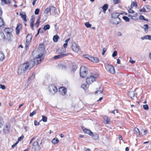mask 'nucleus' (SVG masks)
<instances>
[{
  "mask_svg": "<svg viewBox=\"0 0 151 151\" xmlns=\"http://www.w3.org/2000/svg\"><path fill=\"white\" fill-rule=\"evenodd\" d=\"M98 77V75L92 74L88 76L86 79V83L88 84H90L96 81V79Z\"/></svg>",
  "mask_w": 151,
  "mask_h": 151,
  "instance_id": "f257e3e1",
  "label": "nucleus"
},
{
  "mask_svg": "<svg viewBox=\"0 0 151 151\" xmlns=\"http://www.w3.org/2000/svg\"><path fill=\"white\" fill-rule=\"evenodd\" d=\"M105 66L106 70L108 72L112 74L115 73L114 67L112 65L106 63L105 64Z\"/></svg>",
  "mask_w": 151,
  "mask_h": 151,
  "instance_id": "f03ea898",
  "label": "nucleus"
},
{
  "mask_svg": "<svg viewBox=\"0 0 151 151\" xmlns=\"http://www.w3.org/2000/svg\"><path fill=\"white\" fill-rule=\"evenodd\" d=\"M13 29L12 28H6L4 30V32L6 37L8 38H11L13 37L12 32Z\"/></svg>",
  "mask_w": 151,
  "mask_h": 151,
  "instance_id": "7ed1b4c3",
  "label": "nucleus"
},
{
  "mask_svg": "<svg viewBox=\"0 0 151 151\" xmlns=\"http://www.w3.org/2000/svg\"><path fill=\"white\" fill-rule=\"evenodd\" d=\"M87 70L86 67L82 66L80 70V76L82 78H85L87 76Z\"/></svg>",
  "mask_w": 151,
  "mask_h": 151,
  "instance_id": "20e7f679",
  "label": "nucleus"
},
{
  "mask_svg": "<svg viewBox=\"0 0 151 151\" xmlns=\"http://www.w3.org/2000/svg\"><path fill=\"white\" fill-rule=\"evenodd\" d=\"M26 67L24 63L21 64L19 66L18 69V74L19 75H22L27 70Z\"/></svg>",
  "mask_w": 151,
  "mask_h": 151,
  "instance_id": "39448f33",
  "label": "nucleus"
},
{
  "mask_svg": "<svg viewBox=\"0 0 151 151\" xmlns=\"http://www.w3.org/2000/svg\"><path fill=\"white\" fill-rule=\"evenodd\" d=\"M45 50V45L43 44H40L38 46L37 51L38 53H40L39 54H42V55H44L46 53V51Z\"/></svg>",
  "mask_w": 151,
  "mask_h": 151,
  "instance_id": "423d86ee",
  "label": "nucleus"
},
{
  "mask_svg": "<svg viewBox=\"0 0 151 151\" xmlns=\"http://www.w3.org/2000/svg\"><path fill=\"white\" fill-rule=\"evenodd\" d=\"M48 90L50 93L52 95H54L57 92L58 89L55 85H51L49 86Z\"/></svg>",
  "mask_w": 151,
  "mask_h": 151,
  "instance_id": "0eeeda50",
  "label": "nucleus"
},
{
  "mask_svg": "<svg viewBox=\"0 0 151 151\" xmlns=\"http://www.w3.org/2000/svg\"><path fill=\"white\" fill-rule=\"evenodd\" d=\"M27 69L28 70V69H30L32 68L35 64V61L33 60H31L28 62H26L25 63H24Z\"/></svg>",
  "mask_w": 151,
  "mask_h": 151,
  "instance_id": "6e6552de",
  "label": "nucleus"
},
{
  "mask_svg": "<svg viewBox=\"0 0 151 151\" xmlns=\"http://www.w3.org/2000/svg\"><path fill=\"white\" fill-rule=\"evenodd\" d=\"M44 56L42 55V54H39L38 55V57H36L34 60L35 63V64H38L41 63L42 60L44 58Z\"/></svg>",
  "mask_w": 151,
  "mask_h": 151,
  "instance_id": "1a4fd4ad",
  "label": "nucleus"
},
{
  "mask_svg": "<svg viewBox=\"0 0 151 151\" xmlns=\"http://www.w3.org/2000/svg\"><path fill=\"white\" fill-rule=\"evenodd\" d=\"M32 148L34 151H39L41 149V147L37 141H35L33 143Z\"/></svg>",
  "mask_w": 151,
  "mask_h": 151,
  "instance_id": "9d476101",
  "label": "nucleus"
},
{
  "mask_svg": "<svg viewBox=\"0 0 151 151\" xmlns=\"http://www.w3.org/2000/svg\"><path fill=\"white\" fill-rule=\"evenodd\" d=\"M22 26L21 24L18 23L16 28V33L17 35L19 33L20 31L22 29Z\"/></svg>",
  "mask_w": 151,
  "mask_h": 151,
  "instance_id": "9b49d317",
  "label": "nucleus"
},
{
  "mask_svg": "<svg viewBox=\"0 0 151 151\" xmlns=\"http://www.w3.org/2000/svg\"><path fill=\"white\" fill-rule=\"evenodd\" d=\"M35 20V16L32 15L30 21V26L31 28L33 30L34 29V23Z\"/></svg>",
  "mask_w": 151,
  "mask_h": 151,
  "instance_id": "f8f14e48",
  "label": "nucleus"
},
{
  "mask_svg": "<svg viewBox=\"0 0 151 151\" xmlns=\"http://www.w3.org/2000/svg\"><path fill=\"white\" fill-rule=\"evenodd\" d=\"M67 55H68L66 54L61 53L59 55L55 56L54 57V58L56 60L63 58L65 56H67Z\"/></svg>",
  "mask_w": 151,
  "mask_h": 151,
  "instance_id": "ddd939ff",
  "label": "nucleus"
},
{
  "mask_svg": "<svg viewBox=\"0 0 151 151\" xmlns=\"http://www.w3.org/2000/svg\"><path fill=\"white\" fill-rule=\"evenodd\" d=\"M59 91L60 93L63 95H64L66 94L67 90L66 88L63 87H60L59 89Z\"/></svg>",
  "mask_w": 151,
  "mask_h": 151,
  "instance_id": "4468645a",
  "label": "nucleus"
},
{
  "mask_svg": "<svg viewBox=\"0 0 151 151\" xmlns=\"http://www.w3.org/2000/svg\"><path fill=\"white\" fill-rule=\"evenodd\" d=\"M72 48L73 50L76 52H78L79 50V47L75 43H74L72 45Z\"/></svg>",
  "mask_w": 151,
  "mask_h": 151,
  "instance_id": "2eb2a0df",
  "label": "nucleus"
},
{
  "mask_svg": "<svg viewBox=\"0 0 151 151\" xmlns=\"http://www.w3.org/2000/svg\"><path fill=\"white\" fill-rule=\"evenodd\" d=\"M112 21L114 24H117L121 22V20L119 18H114L112 19Z\"/></svg>",
  "mask_w": 151,
  "mask_h": 151,
  "instance_id": "dca6fc26",
  "label": "nucleus"
},
{
  "mask_svg": "<svg viewBox=\"0 0 151 151\" xmlns=\"http://www.w3.org/2000/svg\"><path fill=\"white\" fill-rule=\"evenodd\" d=\"M20 15L23 20L25 22L27 21V16L25 13L23 12H20Z\"/></svg>",
  "mask_w": 151,
  "mask_h": 151,
  "instance_id": "f3484780",
  "label": "nucleus"
},
{
  "mask_svg": "<svg viewBox=\"0 0 151 151\" xmlns=\"http://www.w3.org/2000/svg\"><path fill=\"white\" fill-rule=\"evenodd\" d=\"M4 131L5 133H8L9 132V124H6L4 128Z\"/></svg>",
  "mask_w": 151,
  "mask_h": 151,
  "instance_id": "a211bd4d",
  "label": "nucleus"
},
{
  "mask_svg": "<svg viewBox=\"0 0 151 151\" xmlns=\"http://www.w3.org/2000/svg\"><path fill=\"white\" fill-rule=\"evenodd\" d=\"M82 129L84 133L88 134L90 135L92 134V132L90 130L85 128L84 127H82Z\"/></svg>",
  "mask_w": 151,
  "mask_h": 151,
  "instance_id": "6ab92c4d",
  "label": "nucleus"
},
{
  "mask_svg": "<svg viewBox=\"0 0 151 151\" xmlns=\"http://www.w3.org/2000/svg\"><path fill=\"white\" fill-rule=\"evenodd\" d=\"M128 95L129 97L132 98L135 96L136 94L135 91H129Z\"/></svg>",
  "mask_w": 151,
  "mask_h": 151,
  "instance_id": "aec40b11",
  "label": "nucleus"
},
{
  "mask_svg": "<svg viewBox=\"0 0 151 151\" xmlns=\"http://www.w3.org/2000/svg\"><path fill=\"white\" fill-rule=\"evenodd\" d=\"M50 8V13L51 15L55 13L56 10V9L55 7L53 6H51Z\"/></svg>",
  "mask_w": 151,
  "mask_h": 151,
  "instance_id": "412c9836",
  "label": "nucleus"
},
{
  "mask_svg": "<svg viewBox=\"0 0 151 151\" xmlns=\"http://www.w3.org/2000/svg\"><path fill=\"white\" fill-rule=\"evenodd\" d=\"M103 119L104 120V122L105 124H108L110 123V120L107 116H104L103 117Z\"/></svg>",
  "mask_w": 151,
  "mask_h": 151,
  "instance_id": "4be33fe9",
  "label": "nucleus"
},
{
  "mask_svg": "<svg viewBox=\"0 0 151 151\" xmlns=\"http://www.w3.org/2000/svg\"><path fill=\"white\" fill-rule=\"evenodd\" d=\"M77 68V67L76 65H73L72 67V69L70 71L71 73H73Z\"/></svg>",
  "mask_w": 151,
  "mask_h": 151,
  "instance_id": "5701e85b",
  "label": "nucleus"
},
{
  "mask_svg": "<svg viewBox=\"0 0 151 151\" xmlns=\"http://www.w3.org/2000/svg\"><path fill=\"white\" fill-rule=\"evenodd\" d=\"M131 8H133L134 7L137 8V2L136 1H133L131 3Z\"/></svg>",
  "mask_w": 151,
  "mask_h": 151,
  "instance_id": "b1692460",
  "label": "nucleus"
},
{
  "mask_svg": "<svg viewBox=\"0 0 151 151\" xmlns=\"http://www.w3.org/2000/svg\"><path fill=\"white\" fill-rule=\"evenodd\" d=\"M95 139H98L99 136L96 133H93L92 132V134L90 135Z\"/></svg>",
  "mask_w": 151,
  "mask_h": 151,
  "instance_id": "393cba45",
  "label": "nucleus"
},
{
  "mask_svg": "<svg viewBox=\"0 0 151 151\" xmlns=\"http://www.w3.org/2000/svg\"><path fill=\"white\" fill-rule=\"evenodd\" d=\"M119 14L118 13H113L111 15L112 19L119 18Z\"/></svg>",
  "mask_w": 151,
  "mask_h": 151,
  "instance_id": "a878e982",
  "label": "nucleus"
},
{
  "mask_svg": "<svg viewBox=\"0 0 151 151\" xmlns=\"http://www.w3.org/2000/svg\"><path fill=\"white\" fill-rule=\"evenodd\" d=\"M5 56L4 54L0 51V61H3L4 58Z\"/></svg>",
  "mask_w": 151,
  "mask_h": 151,
  "instance_id": "bb28decb",
  "label": "nucleus"
},
{
  "mask_svg": "<svg viewBox=\"0 0 151 151\" xmlns=\"http://www.w3.org/2000/svg\"><path fill=\"white\" fill-rule=\"evenodd\" d=\"M40 19L39 18L37 20L35 24V26L36 28H37L39 27L40 25Z\"/></svg>",
  "mask_w": 151,
  "mask_h": 151,
  "instance_id": "cd10ccee",
  "label": "nucleus"
},
{
  "mask_svg": "<svg viewBox=\"0 0 151 151\" xmlns=\"http://www.w3.org/2000/svg\"><path fill=\"white\" fill-rule=\"evenodd\" d=\"M103 88L100 87L99 88V89L97 90L95 92L96 94L98 93H101L103 92Z\"/></svg>",
  "mask_w": 151,
  "mask_h": 151,
  "instance_id": "c85d7f7f",
  "label": "nucleus"
},
{
  "mask_svg": "<svg viewBox=\"0 0 151 151\" xmlns=\"http://www.w3.org/2000/svg\"><path fill=\"white\" fill-rule=\"evenodd\" d=\"M58 65L59 66H60V68L63 70H65L67 68L66 66L65 65L59 63Z\"/></svg>",
  "mask_w": 151,
  "mask_h": 151,
  "instance_id": "c756f323",
  "label": "nucleus"
},
{
  "mask_svg": "<svg viewBox=\"0 0 151 151\" xmlns=\"http://www.w3.org/2000/svg\"><path fill=\"white\" fill-rule=\"evenodd\" d=\"M108 7V5L107 4H105L102 7V8L104 12H105L107 10Z\"/></svg>",
  "mask_w": 151,
  "mask_h": 151,
  "instance_id": "7c9ffc66",
  "label": "nucleus"
},
{
  "mask_svg": "<svg viewBox=\"0 0 151 151\" xmlns=\"http://www.w3.org/2000/svg\"><path fill=\"white\" fill-rule=\"evenodd\" d=\"M134 132L137 134V136L140 135V132L139 129L136 127H135L134 129Z\"/></svg>",
  "mask_w": 151,
  "mask_h": 151,
  "instance_id": "2f4dec72",
  "label": "nucleus"
},
{
  "mask_svg": "<svg viewBox=\"0 0 151 151\" xmlns=\"http://www.w3.org/2000/svg\"><path fill=\"white\" fill-rule=\"evenodd\" d=\"M50 28V25L48 24H47L43 28V29L45 31H46V30L49 29Z\"/></svg>",
  "mask_w": 151,
  "mask_h": 151,
  "instance_id": "473e14b6",
  "label": "nucleus"
},
{
  "mask_svg": "<svg viewBox=\"0 0 151 151\" xmlns=\"http://www.w3.org/2000/svg\"><path fill=\"white\" fill-rule=\"evenodd\" d=\"M32 38H28L26 40V43L25 45V47L26 48L28 47V45L29 44V42L31 41Z\"/></svg>",
  "mask_w": 151,
  "mask_h": 151,
  "instance_id": "72a5a7b5",
  "label": "nucleus"
},
{
  "mask_svg": "<svg viewBox=\"0 0 151 151\" xmlns=\"http://www.w3.org/2000/svg\"><path fill=\"white\" fill-rule=\"evenodd\" d=\"M52 142L53 144H56L59 142V140L57 139L54 138L52 140Z\"/></svg>",
  "mask_w": 151,
  "mask_h": 151,
  "instance_id": "f704fd0d",
  "label": "nucleus"
},
{
  "mask_svg": "<svg viewBox=\"0 0 151 151\" xmlns=\"http://www.w3.org/2000/svg\"><path fill=\"white\" fill-rule=\"evenodd\" d=\"M4 124L3 119L1 117H0V127H2L3 126Z\"/></svg>",
  "mask_w": 151,
  "mask_h": 151,
  "instance_id": "c9c22d12",
  "label": "nucleus"
},
{
  "mask_svg": "<svg viewBox=\"0 0 151 151\" xmlns=\"http://www.w3.org/2000/svg\"><path fill=\"white\" fill-rule=\"evenodd\" d=\"M2 2L4 3L5 4H9L11 3L9 0H1Z\"/></svg>",
  "mask_w": 151,
  "mask_h": 151,
  "instance_id": "e433bc0d",
  "label": "nucleus"
},
{
  "mask_svg": "<svg viewBox=\"0 0 151 151\" xmlns=\"http://www.w3.org/2000/svg\"><path fill=\"white\" fill-rule=\"evenodd\" d=\"M85 25L87 28L91 27L92 25L89 22H86L85 23Z\"/></svg>",
  "mask_w": 151,
  "mask_h": 151,
  "instance_id": "4c0bfd02",
  "label": "nucleus"
},
{
  "mask_svg": "<svg viewBox=\"0 0 151 151\" xmlns=\"http://www.w3.org/2000/svg\"><path fill=\"white\" fill-rule=\"evenodd\" d=\"M42 120L44 122H46L47 120V117L44 116H42Z\"/></svg>",
  "mask_w": 151,
  "mask_h": 151,
  "instance_id": "58836bf2",
  "label": "nucleus"
},
{
  "mask_svg": "<svg viewBox=\"0 0 151 151\" xmlns=\"http://www.w3.org/2000/svg\"><path fill=\"white\" fill-rule=\"evenodd\" d=\"M99 61V60L98 58L96 57H93V62H95L96 63H98Z\"/></svg>",
  "mask_w": 151,
  "mask_h": 151,
  "instance_id": "ea45409f",
  "label": "nucleus"
},
{
  "mask_svg": "<svg viewBox=\"0 0 151 151\" xmlns=\"http://www.w3.org/2000/svg\"><path fill=\"white\" fill-rule=\"evenodd\" d=\"M139 19L141 20H143L144 21H148V20L147 19H145L144 17L142 15H141L140 16Z\"/></svg>",
  "mask_w": 151,
  "mask_h": 151,
  "instance_id": "a19ab883",
  "label": "nucleus"
},
{
  "mask_svg": "<svg viewBox=\"0 0 151 151\" xmlns=\"http://www.w3.org/2000/svg\"><path fill=\"white\" fill-rule=\"evenodd\" d=\"M144 29L145 32H147L148 29V24H145L144 25Z\"/></svg>",
  "mask_w": 151,
  "mask_h": 151,
  "instance_id": "79ce46f5",
  "label": "nucleus"
},
{
  "mask_svg": "<svg viewBox=\"0 0 151 151\" xmlns=\"http://www.w3.org/2000/svg\"><path fill=\"white\" fill-rule=\"evenodd\" d=\"M123 19L126 22H129L130 20L129 18L126 16L123 17Z\"/></svg>",
  "mask_w": 151,
  "mask_h": 151,
  "instance_id": "37998d69",
  "label": "nucleus"
},
{
  "mask_svg": "<svg viewBox=\"0 0 151 151\" xmlns=\"http://www.w3.org/2000/svg\"><path fill=\"white\" fill-rule=\"evenodd\" d=\"M138 14L137 13H136L134 14V15L132 16L131 17V18L133 19H135L138 16Z\"/></svg>",
  "mask_w": 151,
  "mask_h": 151,
  "instance_id": "c03bdc74",
  "label": "nucleus"
},
{
  "mask_svg": "<svg viewBox=\"0 0 151 151\" xmlns=\"http://www.w3.org/2000/svg\"><path fill=\"white\" fill-rule=\"evenodd\" d=\"M132 8H131L130 9H129L128 10V12L130 14H133L134 13V11H133L132 9Z\"/></svg>",
  "mask_w": 151,
  "mask_h": 151,
  "instance_id": "a18cd8bd",
  "label": "nucleus"
},
{
  "mask_svg": "<svg viewBox=\"0 0 151 151\" xmlns=\"http://www.w3.org/2000/svg\"><path fill=\"white\" fill-rule=\"evenodd\" d=\"M36 114V112L35 111H33L32 113H31L30 114L29 116H32L33 115L35 114Z\"/></svg>",
  "mask_w": 151,
  "mask_h": 151,
  "instance_id": "49530a36",
  "label": "nucleus"
},
{
  "mask_svg": "<svg viewBox=\"0 0 151 151\" xmlns=\"http://www.w3.org/2000/svg\"><path fill=\"white\" fill-rule=\"evenodd\" d=\"M24 136L23 135H22L21 136H20V137H19L18 138V141H17V142H19V141H21L22 139H23L24 138Z\"/></svg>",
  "mask_w": 151,
  "mask_h": 151,
  "instance_id": "de8ad7c7",
  "label": "nucleus"
},
{
  "mask_svg": "<svg viewBox=\"0 0 151 151\" xmlns=\"http://www.w3.org/2000/svg\"><path fill=\"white\" fill-rule=\"evenodd\" d=\"M40 9H35V15H37L39 14L40 12Z\"/></svg>",
  "mask_w": 151,
  "mask_h": 151,
  "instance_id": "09e8293b",
  "label": "nucleus"
},
{
  "mask_svg": "<svg viewBox=\"0 0 151 151\" xmlns=\"http://www.w3.org/2000/svg\"><path fill=\"white\" fill-rule=\"evenodd\" d=\"M143 107L144 109L145 110H147L148 109L149 107L148 105L147 104L144 105L143 106Z\"/></svg>",
  "mask_w": 151,
  "mask_h": 151,
  "instance_id": "8fccbe9b",
  "label": "nucleus"
},
{
  "mask_svg": "<svg viewBox=\"0 0 151 151\" xmlns=\"http://www.w3.org/2000/svg\"><path fill=\"white\" fill-rule=\"evenodd\" d=\"M139 11L140 12H147L146 9L145 8H143L139 10Z\"/></svg>",
  "mask_w": 151,
  "mask_h": 151,
  "instance_id": "3c124183",
  "label": "nucleus"
},
{
  "mask_svg": "<svg viewBox=\"0 0 151 151\" xmlns=\"http://www.w3.org/2000/svg\"><path fill=\"white\" fill-rule=\"evenodd\" d=\"M117 55V52L116 51H114L113 53L112 54V56L114 58Z\"/></svg>",
  "mask_w": 151,
  "mask_h": 151,
  "instance_id": "603ef678",
  "label": "nucleus"
},
{
  "mask_svg": "<svg viewBox=\"0 0 151 151\" xmlns=\"http://www.w3.org/2000/svg\"><path fill=\"white\" fill-rule=\"evenodd\" d=\"M0 88H1L3 90H5L6 88L5 86L2 84H0Z\"/></svg>",
  "mask_w": 151,
  "mask_h": 151,
  "instance_id": "864d4df0",
  "label": "nucleus"
},
{
  "mask_svg": "<svg viewBox=\"0 0 151 151\" xmlns=\"http://www.w3.org/2000/svg\"><path fill=\"white\" fill-rule=\"evenodd\" d=\"M50 12V8H46L45 11V12L46 14H47L49 12Z\"/></svg>",
  "mask_w": 151,
  "mask_h": 151,
  "instance_id": "5fc2aeb1",
  "label": "nucleus"
},
{
  "mask_svg": "<svg viewBox=\"0 0 151 151\" xmlns=\"http://www.w3.org/2000/svg\"><path fill=\"white\" fill-rule=\"evenodd\" d=\"M107 51V49L106 48H103V52H102V54L103 55H104L105 52L106 51Z\"/></svg>",
  "mask_w": 151,
  "mask_h": 151,
  "instance_id": "6e6d98bb",
  "label": "nucleus"
},
{
  "mask_svg": "<svg viewBox=\"0 0 151 151\" xmlns=\"http://www.w3.org/2000/svg\"><path fill=\"white\" fill-rule=\"evenodd\" d=\"M81 87L84 90H86L87 88V85L86 84H83L81 86Z\"/></svg>",
  "mask_w": 151,
  "mask_h": 151,
  "instance_id": "4d7b16f0",
  "label": "nucleus"
},
{
  "mask_svg": "<svg viewBox=\"0 0 151 151\" xmlns=\"http://www.w3.org/2000/svg\"><path fill=\"white\" fill-rule=\"evenodd\" d=\"M0 36L1 38H5V35L3 32H0Z\"/></svg>",
  "mask_w": 151,
  "mask_h": 151,
  "instance_id": "13d9d810",
  "label": "nucleus"
},
{
  "mask_svg": "<svg viewBox=\"0 0 151 151\" xmlns=\"http://www.w3.org/2000/svg\"><path fill=\"white\" fill-rule=\"evenodd\" d=\"M40 32H43V29H42L41 28H39L38 30L37 35L39 34Z\"/></svg>",
  "mask_w": 151,
  "mask_h": 151,
  "instance_id": "bf43d9fd",
  "label": "nucleus"
},
{
  "mask_svg": "<svg viewBox=\"0 0 151 151\" xmlns=\"http://www.w3.org/2000/svg\"><path fill=\"white\" fill-rule=\"evenodd\" d=\"M141 132H143L144 133L143 134V135H145L147 133V132L146 130L144 129H142L141 130Z\"/></svg>",
  "mask_w": 151,
  "mask_h": 151,
  "instance_id": "052dcab7",
  "label": "nucleus"
},
{
  "mask_svg": "<svg viewBox=\"0 0 151 151\" xmlns=\"http://www.w3.org/2000/svg\"><path fill=\"white\" fill-rule=\"evenodd\" d=\"M18 142L17 141L13 145H12V148H14L15 147V146L18 144Z\"/></svg>",
  "mask_w": 151,
  "mask_h": 151,
  "instance_id": "680f3d73",
  "label": "nucleus"
},
{
  "mask_svg": "<svg viewBox=\"0 0 151 151\" xmlns=\"http://www.w3.org/2000/svg\"><path fill=\"white\" fill-rule=\"evenodd\" d=\"M34 124L35 125H38L39 124V122H38L37 121L35 120L34 121Z\"/></svg>",
  "mask_w": 151,
  "mask_h": 151,
  "instance_id": "e2e57ef3",
  "label": "nucleus"
},
{
  "mask_svg": "<svg viewBox=\"0 0 151 151\" xmlns=\"http://www.w3.org/2000/svg\"><path fill=\"white\" fill-rule=\"evenodd\" d=\"M83 56L85 58L88 59H89V57H90V56L88 55H83Z\"/></svg>",
  "mask_w": 151,
  "mask_h": 151,
  "instance_id": "0e129e2a",
  "label": "nucleus"
},
{
  "mask_svg": "<svg viewBox=\"0 0 151 151\" xmlns=\"http://www.w3.org/2000/svg\"><path fill=\"white\" fill-rule=\"evenodd\" d=\"M84 150H85V151H91V150L90 149L87 148L86 147L84 148Z\"/></svg>",
  "mask_w": 151,
  "mask_h": 151,
  "instance_id": "69168bd1",
  "label": "nucleus"
},
{
  "mask_svg": "<svg viewBox=\"0 0 151 151\" xmlns=\"http://www.w3.org/2000/svg\"><path fill=\"white\" fill-rule=\"evenodd\" d=\"M142 38H151V35H147L146 36H145L143 37H142Z\"/></svg>",
  "mask_w": 151,
  "mask_h": 151,
  "instance_id": "338daca9",
  "label": "nucleus"
},
{
  "mask_svg": "<svg viewBox=\"0 0 151 151\" xmlns=\"http://www.w3.org/2000/svg\"><path fill=\"white\" fill-rule=\"evenodd\" d=\"M93 57H92L90 56V57H89L88 59L93 62Z\"/></svg>",
  "mask_w": 151,
  "mask_h": 151,
  "instance_id": "774afa93",
  "label": "nucleus"
}]
</instances>
